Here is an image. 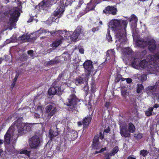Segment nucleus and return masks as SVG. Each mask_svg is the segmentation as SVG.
<instances>
[{
    "instance_id": "nucleus-1",
    "label": "nucleus",
    "mask_w": 159,
    "mask_h": 159,
    "mask_svg": "<svg viewBox=\"0 0 159 159\" xmlns=\"http://www.w3.org/2000/svg\"><path fill=\"white\" fill-rule=\"evenodd\" d=\"M127 24L126 20L117 19L112 20L109 23V27L114 31L116 37L119 41L125 39L126 28Z\"/></svg>"
},
{
    "instance_id": "nucleus-2",
    "label": "nucleus",
    "mask_w": 159,
    "mask_h": 159,
    "mask_svg": "<svg viewBox=\"0 0 159 159\" xmlns=\"http://www.w3.org/2000/svg\"><path fill=\"white\" fill-rule=\"evenodd\" d=\"M17 128L18 131V135L20 136L22 135L27 132L30 131L31 130V127L25 123L22 122L18 119L15 121L11 125V127Z\"/></svg>"
},
{
    "instance_id": "nucleus-3",
    "label": "nucleus",
    "mask_w": 159,
    "mask_h": 159,
    "mask_svg": "<svg viewBox=\"0 0 159 159\" xmlns=\"http://www.w3.org/2000/svg\"><path fill=\"white\" fill-rule=\"evenodd\" d=\"M80 99L74 93H71L66 100L65 105L69 107L71 111H73L77 108L78 103Z\"/></svg>"
},
{
    "instance_id": "nucleus-4",
    "label": "nucleus",
    "mask_w": 159,
    "mask_h": 159,
    "mask_svg": "<svg viewBox=\"0 0 159 159\" xmlns=\"http://www.w3.org/2000/svg\"><path fill=\"white\" fill-rule=\"evenodd\" d=\"M83 66L85 70L86 76H89L93 71V62L90 60H87L84 62Z\"/></svg>"
},
{
    "instance_id": "nucleus-5",
    "label": "nucleus",
    "mask_w": 159,
    "mask_h": 159,
    "mask_svg": "<svg viewBox=\"0 0 159 159\" xmlns=\"http://www.w3.org/2000/svg\"><path fill=\"white\" fill-rule=\"evenodd\" d=\"M78 136V133L76 131L71 130L68 131L66 134H65L64 138V139L69 140L71 139L72 140L75 139Z\"/></svg>"
},
{
    "instance_id": "nucleus-6",
    "label": "nucleus",
    "mask_w": 159,
    "mask_h": 159,
    "mask_svg": "<svg viewBox=\"0 0 159 159\" xmlns=\"http://www.w3.org/2000/svg\"><path fill=\"white\" fill-rule=\"evenodd\" d=\"M117 11L116 6H108L103 10V12L106 14L115 15L116 14Z\"/></svg>"
},
{
    "instance_id": "nucleus-7",
    "label": "nucleus",
    "mask_w": 159,
    "mask_h": 159,
    "mask_svg": "<svg viewBox=\"0 0 159 159\" xmlns=\"http://www.w3.org/2000/svg\"><path fill=\"white\" fill-rule=\"evenodd\" d=\"M40 143L39 138L37 135L32 137L30 140V144L32 148H36Z\"/></svg>"
},
{
    "instance_id": "nucleus-8",
    "label": "nucleus",
    "mask_w": 159,
    "mask_h": 159,
    "mask_svg": "<svg viewBox=\"0 0 159 159\" xmlns=\"http://www.w3.org/2000/svg\"><path fill=\"white\" fill-rule=\"evenodd\" d=\"M46 112L48 113V116H53L57 111V110L55 105L54 104H49L45 108Z\"/></svg>"
},
{
    "instance_id": "nucleus-9",
    "label": "nucleus",
    "mask_w": 159,
    "mask_h": 159,
    "mask_svg": "<svg viewBox=\"0 0 159 159\" xmlns=\"http://www.w3.org/2000/svg\"><path fill=\"white\" fill-rule=\"evenodd\" d=\"M91 146L92 149L94 150H98L101 148L99 142V136L98 134H96L94 136Z\"/></svg>"
},
{
    "instance_id": "nucleus-10",
    "label": "nucleus",
    "mask_w": 159,
    "mask_h": 159,
    "mask_svg": "<svg viewBox=\"0 0 159 159\" xmlns=\"http://www.w3.org/2000/svg\"><path fill=\"white\" fill-rule=\"evenodd\" d=\"M20 13L17 10L13 11L10 14L9 20L11 24L17 22L20 15Z\"/></svg>"
},
{
    "instance_id": "nucleus-11",
    "label": "nucleus",
    "mask_w": 159,
    "mask_h": 159,
    "mask_svg": "<svg viewBox=\"0 0 159 159\" xmlns=\"http://www.w3.org/2000/svg\"><path fill=\"white\" fill-rule=\"evenodd\" d=\"M120 132L121 135L125 138L129 137L130 136V132L128 129L127 130L125 126H120Z\"/></svg>"
},
{
    "instance_id": "nucleus-12",
    "label": "nucleus",
    "mask_w": 159,
    "mask_h": 159,
    "mask_svg": "<svg viewBox=\"0 0 159 159\" xmlns=\"http://www.w3.org/2000/svg\"><path fill=\"white\" fill-rule=\"evenodd\" d=\"M148 49L151 52H153L156 50L157 46L156 41L154 39H151L149 41L148 43Z\"/></svg>"
},
{
    "instance_id": "nucleus-13",
    "label": "nucleus",
    "mask_w": 159,
    "mask_h": 159,
    "mask_svg": "<svg viewBox=\"0 0 159 159\" xmlns=\"http://www.w3.org/2000/svg\"><path fill=\"white\" fill-rule=\"evenodd\" d=\"M92 119V116L90 115L85 117L82 120L84 129L87 128L91 122Z\"/></svg>"
},
{
    "instance_id": "nucleus-14",
    "label": "nucleus",
    "mask_w": 159,
    "mask_h": 159,
    "mask_svg": "<svg viewBox=\"0 0 159 159\" xmlns=\"http://www.w3.org/2000/svg\"><path fill=\"white\" fill-rule=\"evenodd\" d=\"M62 93V91H59L55 87L52 86L48 90V94L51 96L57 94L58 95H61Z\"/></svg>"
},
{
    "instance_id": "nucleus-15",
    "label": "nucleus",
    "mask_w": 159,
    "mask_h": 159,
    "mask_svg": "<svg viewBox=\"0 0 159 159\" xmlns=\"http://www.w3.org/2000/svg\"><path fill=\"white\" fill-rule=\"evenodd\" d=\"M147 58L149 61H159V52L156 53L153 55H148Z\"/></svg>"
},
{
    "instance_id": "nucleus-16",
    "label": "nucleus",
    "mask_w": 159,
    "mask_h": 159,
    "mask_svg": "<svg viewBox=\"0 0 159 159\" xmlns=\"http://www.w3.org/2000/svg\"><path fill=\"white\" fill-rule=\"evenodd\" d=\"M11 137L12 133L8 130L4 137V143L5 145L9 144L10 143Z\"/></svg>"
},
{
    "instance_id": "nucleus-17",
    "label": "nucleus",
    "mask_w": 159,
    "mask_h": 159,
    "mask_svg": "<svg viewBox=\"0 0 159 159\" xmlns=\"http://www.w3.org/2000/svg\"><path fill=\"white\" fill-rule=\"evenodd\" d=\"M115 52L113 49L109 50L107 51L106 53L107 59L108 60L111 59H114Z\"/></svg>"
},
{
    "instance_id": "nucleus-18",
    "label": "nucleus",
    "mask_w": 159,
    "mask_h": 159,
    "mask_svg": "<svg viewBox=\"0 0 159 159\" xmlns=\"http://www.w3.org/2000/svg\"><path fill=\"white\" fill-rule=\"evenodd\" d=\"M140 61V59L139 58H134L131 63L132 66L135 68H138L139 67Z\"/></svg>"
},
{
    "instance_id": "nucleus-19",
    "label": "nucleus",
    "mask_w": 159,
    "mask_h": 159,
    "mask_svg": "<svg viewBox=\"0 0 159 159\" xmlns=\"http://www.w3.org/2000/svg\"><path fill=\"white\" fill-rule=\"evenodd\" d=\"M30 39V36L29 35L23 34L18 38V40L23 42H27L29 41Z\"/></svg>"
},
{
    "instance_id": "nucleus-20",
    "label": "nucleus",
    "mask_w": 159,
    "mask_h": 159,
    "mask_svg": "<svg viewBox=\"0 0 159 159\" xmlns=\"http://www.w3.org/2000/svg\"><path fill=\"white\" fill-rule=\"evenodd\" d=\"M75 82L76 85L79 86L84 84V80L83 78L79 76L75 79Z\"/></svg>"
},
{
    "instance_id": "nucleus-21",
    "label": "nucleus",
    "mask_w": 159,
    "mask_h": 159,
    "mask_svg": "<svg viewBox=\"0 0 159 159\" xmlns=\"http://www.w3.org/2000/svg\"><path fill=\"white\" fill-rule=\"evenodd\" d=\"M63 82L62 81H55L53 82L52 84V86L55 87L59 91H62L61 90V87Z\"/></svg>"
},
{
    "instance_id": "nucleus-22",
    "label": "nucleus",
    "mask_w": 159,
    "mask_h": 159,
    "mask_svg": "<svg viewBox=\"0 0 159 159\" xmlns=\"http://www.w3.org/2000/svg\"><path fill=\"white\" fill-rule=\"evenodd\" d=\"M62 39H57L50 44V46L52 47H57L62 43Z\"/></svg>"
},
{
    "instance_id": "nucleus-23",
    "label": "nucleus",
    "mask_w": 159,
    "mask_h": 159,
    "mask_svg": "<svg viewBox=\"0 0 159 159\" xmlns=\"http://www.w3.org/2000/svg\"><path fill=\"white\" fill-rule=\"evenodd\" d=\"M87 9L88 11L93 10L95 7L94 2L91 0L87 4Z\"/></svg>"
},
{
    "instance_id": "nucleus-24",
    "label": "nucleus",
    "mask_w": 159,
    "mask_h": 159,
    "mask_svg": "<svg viewBox=\"0 0 159 159\" xmlns=\"http://www.w3.org/2000/svg\"><path fill=\"white\" fill-rule=\"evenodd\" d=\"M129 22H131L134 25H136L138 22L137 17L134 14H132L131 17L128 19Z\"/></svg>"
},
{
    "instance_id": "nucleus-25",
    "label": "nucleus",
    "mask_w": 159,
    "mask_h": 159,
    "mask_svg": "<svg viewBox=\"0 0 159 159\" xmlns=\"http://www.w3.org/2000/svg\"><path fill=\"white\" fill-rule=\"evenodd\" d=\"M156 66L155 63L154 62H151L148 66V70L151 72L154 71L156 70Z\"/></svg>"
},
{
    "instance_id": "nucleus-26",
    "label": "nucleus",
    "mask_w": 159,
    "mask_h": 159,
    "mask_svg": "<svg viewBox=\"0 0 159 159\" xmlns=\"http://www.w3.org/2000/svg\"><path fill=\"white\" fill-rule=\"evenodd\" d=\"M18 152L20 154H25L29 157L31 153V151H28L26 149H24L21 150H19Z\"/></svg>"
},
{
    "instance_id": "nucleus-27",
    "label": "nucleus",
    "mask_w": 159,
    "mask_h": 159,
    "mask_svg": "<svg viewBox=\"0 0 159 159\" xmlns=\"http://www.w3.org/2000/svg\"><path fill=\"white\" fill-rule=\"evenodd\" d=\"M57 130L53 131L52 132H50L49 133V137L51 140L53 139L54 137L57 136L59 134L58 131L57 130L58 129L57 127Z\"/></svg>"
},
{
    "instance_id": "nucleus-28",
    "label": "nucleus",
    "mask_w": 159,
    "mask_h": 159,
    "mask_svg": "<svg viewBox=\"0 0 159 159\" xmlns=\"http://www.w3.org/2000/svg\"><path fill=\"white\" fill-rule=\"evenodd\" d=\"M145 42L143 40L139 39L136 41V44L137 46L140 48H145Z\"/></svg>"
},
{
    "instance_id": "nucleus-29",
    "label": "nucleus",
    "mask_w": 159,
    "mask_h": 159,
    "mask_svg": "<svg viewBox=\"0 0 159 159\" xmlns=\"http://www.w3.org/2000/svg\"><path fill=\"white\" fill-rule=\"evenodd\" d=\"M128 129L129 131L131 133L134 132L135 130L136 129L135 126L133 123L131 122L128 124Z\"/></svg>"
},
{
    "instance_id": "nucleus-30",
    "label": "nucleus",
    "mask_w": 159,
    "mask_h": 159,
    "mask_svg": "<svg viewBox=\"0 0 159 159\" xmlns=\"http://www.w3.org/2000/svg\"><path fill=\"white\" fill-rule=\"evenodd\" d=\"M59 61L57 59L56 57L52 60H51L48 61L46 63V65L47 66L52 65L56 64L59 63Z\"/></svg>"
},
{
    "instance_id": "nucleus-31",
    "label": "nucleus",
    "mask_w": 159,
    "mask_h": 159,
    "mask_svg": "<svg viewBox=\"0 0 159 159\" xmlns=\"http://www.w3.org/2000/svg\"><path fill=\"white\" fill-rule=\"evenodd\" d=\"M127 89L125 86L122 87L121 88V93L122 96L125 98L126 97Z\"/></svg>"
},
{
    "instance_id": "nucleus-32",
    "label": "nucleus",
    "mask_w": 159,
    "mask_h": 159,
    "mask_svg": "<svg viewBox=\"0 0 159 159\" xmlns=\"http://www.w3.org/2000/svg\"><path fill=\"white\" fill-rule=\"evenodd\" d=\"M144 89V87L142 84H138L137 85L136 88V92L138 93H140L142 92Z\"/></svg>"
},
{
    "instance_id": "nucleus-33",
    "label": "nucleus",
    "mask_w": 159,
    "mask_h": 159,
    "mask_svg": "<svg viewBox=\"0 0 159 159\" xmlns=\"http://www.w3.org/2000/svg\"><path fill=\"white\" fill-rule=\"evenodd\" d=\"M148 62L145 60L140 61L139 67L145 68L147 66Z\"/></svg>"
},
{
    "instance_id": "nucleus-34",
    "label": "nucleus",
    "mask_w": 159,
    "mask_h": 159,
    "mask_svg": "<svg viewBox=\"0 0 159 159\" xmlns=\"http://www.w3.org/2000/svg\"><path fill=\"white\" fill-rule=\"evenodd\" d=\"M83 31V30L82 29V28L81 26H78L76 29L75 30L74 32L75 33H76L79 36L81 34H82Z\"/></svg>"
},
{
    "instance_id": "nucleus-35",
    "label": "nucleus",
    "mask_w": 159,
    "mask_h": 159,
    "mask_svg": "<svg viewBox=\"0 0 159 159\" xmlns=\"http://www.w3.org/2000/svg\"><path fill=\"white\" fill-rule=\"evenodd\" d=\"M119 148L117 146H115L110 153L111 156H114L119 151Z\"/></svg>"
},
{
    "instance_id": "nucleus-36",
    "label": "nucleus",
    "mask_w": 159,
    "mask_h": 159,
    "mask_svg": "<svg viewBox=\"0 0 159 159\" xmlns=\"http://www.w3.org/2000/svg\"><path fill=\"white\" fill-rule=\"evenodd\" d=\"M76 33H75L73 32L72 35L71 36L70 39L72 41L74 42H75L78 39L79 35Z\"/></svg>"
},
{
    "instance_id": "nucleus-37",
    "label": "nucleus",
    "mask_w": 159,
    "mask_h": 159,
    "mask_svg": "<svg viewBox=\"0 0 159 159\" xmlns=\"http://www.w3.org/2000/svg\"><path fill=\"white\" fill-rule=\"evenodd\" d=\"M58 33L59 34L60 37H62L61 39H63V37H66V32L65 30H59L58 31Z\"/></svg>"
},
{
    "instance_id": "nucleus-38",
    "label": "nucleus",
    "mask_w": 159,
    "mask_h": 159,
    "mask_svg": "<svg viewBox=\"0 0 159 159\" xmlns=\"http://www.w3.org/2000/svg\"><path fill=\"white\" fill-rule=\"evenodd\" d=\"M149 153V152L146 150L143 149L140 151V154L143 157H145Z\"/></svg>"
},
{
    "instance_id": "nucleus-39",
    "label": "nucleus",
    "mask_w": 159,
    "mask_h": 159,
    "mask_svg": "<svg viewBox=\"0 0 159 159\" xmlns=\"http://www.w3.org/2000/svg\"><path fill=\"white\" fill-rule=\"evenodd\" d=\"M8 150L9 152H11L12 153L15 154L16 153V151L13 145H12L11 147H9Z\"/></svg>"
},
{
    "instance_id": "nucleus-40",
    "label": "nucleus",
    "mask_w": 159,
    "mask_h": 159,
    "mask_svg": "<svg viewBox=\"0 0 159 159\" xmlns=\"http://www.w3.org/2000/svg\"><path fill=\"white\" fill-rule=\"evenodd\" d=\"M28 58V57L27 55L24 54H23L20 57V60L21 61H24L27 60Z\"/></svg>"
},
{
    "instance_id": "nucleus-41",
    "label": "nucleus",
    "mask_w": 159,
    "mask_h": 159,
    "mask_svg": "<svg viewBox=\"0 0 159 159\" xmlns=\"http://www.w3.org/2000/svg\"><path fill=\"white\" fill-rule=\"evenodd\" d=\"M150 109L151 107H149L148 110L145 112V115L147 116H150L152 115L153 111H151Z\"/></svg>"
},
{
    "instance_id": "nucleus-42",
    "label": "nucleus",
    "mask_w": 159,
    "mask_h": 159,
    "mask_svg": "<svg viewBox=\"0 0 159 159\" xmlns=\"http://www.w3.org/2000/svg\"><path fill=\"white\" fill-rule=\"evenodd\" d=\"M63 79V75L61 73L58 76L56 80L57 81H62V80Z\"/></svg>"
},
{
    "instance_id": "nucleus-43",
    "label": "nucleus",
    "mask_w": 159,
    "mask_h": 159,
    "mask_svg": "<svg viewBox=\"0 0 159 159\" xmlns=\"http://www.w3.org/2000/svg\"><path fill=\"white\" fill-rule=\"evenodd\" d=\"M122 75L120 74H118L117 75L115 79V81L116 83H118L120 80L121 78Z\"/></svg>"
},
{
    "instance_id": "nucleus-44",
    "label": "nucleus",
    "mask_w": 159,
    "mask_h": 159,
    "mask_svg": "<svg viewBox=\"0 0 159 159\" xmlns=\"http://www.w3.org/2000/svg\"><path fill=\"white\" fill-rule=\"evenodd\" d=\"M148 90H151L155 89V90L157 89V86L156 85H153V86H148L147 88Z\"/></svg>"
},
{
    "instance_id": "nucleus-45",
    "label": "nucleus",
    "mask_w": 159,
    "mask_h": 159,
    "mask_svg": "<svg viewBox=\"0 0 159 159\" xmlns=\"http://www.w3.org/2000/svg\"><path fill=\"white\" fill-rule=\"evenodd\" d=\"M91 89L90 90L92 93H93L95 92L96 87L93 84H91Z\"/></svg>"
},
{
    "instance_id": "nucleus-46",
    "label": "nucleus",
    "mask_w": 159,
    "mask_h": 159,
    "mask_svg": "<svg viewBox=\"0 0 159 159\" xmlns=\"http://www.w3.org/2000/svg\"><path fill=\"white\" fill-rule=\"evenodd\" d=\"M147 79V75L145 74H143L141 76V80L142 82L145 81Z\"/></svg>"
},
{
    "instance_id": "nucleus-47",
    "label": "nucleus",
    "mask_w": 159,
    "mask_h": 159,
    "mask_svg": "<svg viewBox=\"0 0 159 159\" xmlns=\"http://www.w3.org/2000/svg\"><path fill=\"white\" fill-rule=\"evenodd\" d=\"M135 137L138 140L140 139L143 137V134L141 133H139L136 136L135 135Z\"/></svg>"
},
{
    "instance_id": "nucleus-48",
    "label": "nucleus",
    "mask_w": 159,
    "mask_h": 159,
    "mask_svg": "<svg viewBox=\"0 0 159 159\" xmlns=\"http://www.w3.org/2000/svg\"><path fill=\"white\" fill-rule=\"evenodd\" d=\"M159 107V104L157 103L155 104L153 106V107H151V110L152 111H153V109L154 108H157Z\"/></svg>"
},
{
    "instance_id": "nucleus-49",
    "label": "nucleus",
    "mask_w": 159,
    "mask_h": 159,
    "mask_svg": "<svg viewBox=\"0 0 159 159\" xmlns=\"http://www.w3.org/2000/svg\"><path fill=\"white\" fill-rule=\"evenodd\" d=\"M106 38L108 42H111L112 40V38L110 34H109L108 35H106Z\"/></svg>"
},
{
    "instance_id": "nucleus-50",
    "label": "nucleus",
    "mask_w": 159,
    "mask_h": 159,
    "mask_svg": "<svg viewBox=\"0 0 159 159\" xmlns=\"http://www.w3.org/2000/svg\"><path fill=\"white\" fill-rule=\"evenodd\" d=\"M28 54L30 55L32 57L33 56L34 51L33 50H29L27 52Z\"/></svg>"
},
{
    "instance_id": "nucleus-51",
    "label": "nucleus",
    "mask_w": 159,
    "mask_h": 159,
    "mask_svg": "<svg viewBox=\"0 0 159 159\" xmlns=\"http://www.w3.org/2000/svg\"><path fill=\"white\" fill-rule=\"evenodd\" d=\"M45 4L46 3L45 2L42 1V2H40L39 4V7H40L41 8H43L44 6L45 5Z\"/></svg>"
},
{
    "instance_id": "nucleus-52",
    "label": "nucleus",
    "mask_w": 159,
    "mask_h": 159,
    "mask_svg": "<svg viewBox=\"0 0 159 159\" xmlns=\"http://www.w3.org/2000/svg\"><path fill=\"white\" fill-rule=\"evenodd\" d=\"M99 29V27L97 26L96 27H93L92 29V31L94 33L95 31H98Z\"/></svg>"
},
{
    "instance_id": "nucleus-53",
    "label": "nucleus",
    "mask_w": 159,
    "mask_h": 159,
    "mask_svg": "<svg viewBox=\"0 0 159 159\" xmlns=\"http://www.w3.org/2000/svg\"><path fill=\"white\" fill-rule=\"evenodd\" d=\"M157 152H154V151H152L150 152L149 153V154L150 156H157V154H156Z\"/></svg>"
},
{
    "instance_id": "nucleus-54",
    "label": "nucleus",
    "mask_w": 159,
    "mask_h": 159,
    "mask_svg": "<svg viewBox=\"0 0 159 159\" xmlns=\"http://www.w3.org/2000/svg\"><path fill=\"white\" fill-rule=\"evenodd\" d=\"M83 89H84V90L85 91V92L86 93H87L89 89V87L87 85H85L84 87L83 88Z\"/></svg>"
},
{
    "instance_id": "nucleus-55",
    "label": "nucleus",
    "mask_w": 159,
    "mask_h": 159,
    "mask_svg": "<svg viewBox=\"0 0 159 159\" xmlns=\"http://www.w3.org/2000/svg\"><path fill=\"white\" fill-rule=\"evenodd\" d=\"M99 138H100L102 140L104 138V134L102 133V132L99 133Z\"/></svg>"
},
{
    "instance_id": "nucleus-56",
    "label": "nucleus",
    "mask_w": 159,
    "mask_h": 159,
    "mask_svg": "<svg viewBox=\"0 0 159 159\" xmlns=\"http://www.w3.org/2000/svg\"><path fill=\"white\" fill-rule=\"evenodd\" d=\"M60 12V11L59 10H58L57 11L54 12V15L55 16H57L59 14Z\"/></svg>"
},
{
    "instance_id": "nucleus-57",
    "label": "nucleus",
    "mask_w": 159,
    "mask_h": 159,
    "mask_svg": "<svg viewBox=\"0 0 159 159\" xmlns=\"http://www.w3.org/2000/svg\"><path fill=\"white\" fill-rule=\"evenodd\" d=\"M126 80L127 83L129 84L131 83L132 81L131 79L129 78L126 79Z\"/></svg>"
},
{
    "instance_id": "nucleus-58",
    "label": "nucleus",
    "mask_w": 159,
    "mask_h": 159,
    "mask_svg": "<svg viewBox=\"0 0 159 159\" xmlns=\"http://www.w3.org/2000/svg\"><path fill=\"white\" fill-rule=\"evenodd\" d=\"M110 131V129L109 126L107 127V129H105L104 130V132L108 133Z\"/></svg>"
},
{
    "instance_id": "nucleus-59",
    "label": "nucleus",
    "mask_w": 159,
    "mask_h": 159,
    "mask_svg": "<svg viewBox=\"0 0 159 159\" xmlns=\"http://www.w3.org/2000/svg\"><path fill=\"white\" fill-rule=\"evenodd\" d=\"M110 105V102H106L105 103V107L107 108V109H108Z\"/></svg>"
},
{
    "instance_id": "nucleus-60",
    "label": "nucleus",
    "mask_w": 159,
    "mask_h": 159,
    "mask_svg": "<svg viewBox=\"0 0 159 159\" xmlns=\"http://www.w3.org/2000/svg\"><path fill=\"white\" fill-rule=\"evenodd\" d=\"M12 117V115H10L9 116L7 119H6L5 120L6 123L7 122L9 121V120L11 119Z\"/></svg>"
},
{
    "instance_id": "nucleus-61",
    "label": "nucleus",
    "mask_w": 159,
    "mask_h": 159,
    "mask_svg": "<svg viewBox=\"0 0 159 159\" xmlns=\"http://www.w3.org/2000/svg\"><path fill=\"white\" fill-rule=\"evenodd\" d=\"M83 0H79V4H78V7H80L81 5L83 4Z\"/></svg>"
},
{
    "instance_id": "nucleus-62",
    "label": "nucleus",
    "mask_w": 159,
    "mask_h": 159,
    "mask_svg": "<svg viewBox=\"0 0 159 159\" xmlns=\"http://www.w3.org/2000/svg\"><path fill=\"white\" fill-rule=\"evenodd\" d=\"M16 74L15 77L18 78L19 76L20 75V73L19 72H17V71L16 72Z\"/></svg>"
},
{
    "instance_id": "nucleus-63",
    "label": "nucleus",
    "mask_w": 159,
    "mask_h": 159,
    "mask_svg": "<svg viewBox=\"0 0 159 159\" xmlns=\"http://www.w3.org/2000/svg\"><path fill=\"white\" fill-rule=\"evenodd\" d=\"M110 153H106L105 154V157H106V158L108 159H110Z\"/></svg>"
},
{
    "instance_id": "nucleus-64",
    "label": "nucleus",
    "mask_w": 159,
    "mask_h": 159,
    "mask_svg": "<svg viewBox=\"0 0 159 159\" xmlns=\"http://www.w3.org/2000/svg\"><path fill=\"white\" fill-rule=\"evenodd\" d=\"M127 159H136L135 157H133L132 155H130L127 157Z\"/></svg>"
}]
</instances>
